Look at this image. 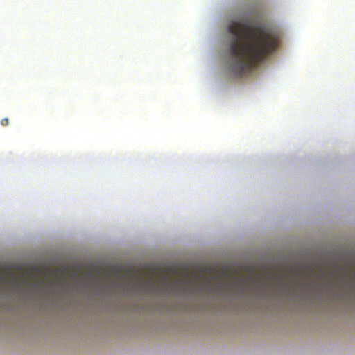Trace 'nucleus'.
<instances>
[{"mask_svg": "<svg viewBox=\"0 0 355 355\" xmlns=\"http://www.w3.org/2000/svg\"><path fill=\"white\" fill-rule=\"evenodd\" d=\"M232 38L228 46L230 71L242 76L272 53L278 46L279 32L270 27L254 26L247 19L232 20L227 25Z\"/></svg>", "mask_w": 355, "mask_h": 355, "instance_id": "f257e3e1", "label": "nucleus"}, {"mask_svg": "<svg viewBox=\"0 0 355 355\" xmlns=\"http://www.w3.org/2000/svg\"><path fill=\"white\" fill-rule=\"evenodd\" d=\"M1 124L3 126H7L9 124V119L8 118H4L1 121Z\"/></svg>", "mask_w": 355, "mask_h": 355, "instance_id": "f03ea898", "label": "nucleus"}]
</instances>
